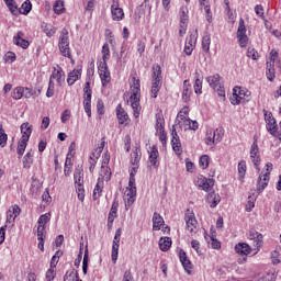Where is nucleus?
<instances>
[{"mask_svg": "<svg viewBox=\"0 0 281 281\" xmlns=\"http://www.w3.org/2000/svg\"><path fill=\"white\" fill-rule=\"evenodd\" d=\"M131 83L132 94L130 97L131 106L134 111V117H139V113L142 111V106L139 105V93L142 91L139 79L133 77Z\"/></svg>", "mask_w": 281, "mask_h": 281, "instance_id": "nucleus-1", "label": "nucleus"}, {"mask_svg": "<svg viewBox=\"0 0 281 281\" xmlns=\"http://www.w3.org/2000/svg\"><path fill=\"white\" fill-rule=\"evenodd\" d=\"M151 98H157L159 90L161 89V66L155 64L153 66V75H151Z\"/></svg>", "mask_w": 281, "mask_h": 281, "instance_id": "nucleus-2", "label": "nucleus"}, {"mask_svg": "<svg viewBox=\"0 0 281 281\" xmlns=\"http://www.w3.org/2000/svg\"><path fill=\"white\" fill-rule=\"evenodd\" d=\"M206 82L211 89L215 90L218 98H222L225 101V86L221 82V75L215 74L213 76L206 77Z\"/></svg>", "mask_w": 281, "mask_h": 281, "instance_id": "nucleus-3", "label": "nucleus"}, {"mask_svg": "<svg viewBox=\"0 0 281 281\" xmlns=\"http://www.w3.org/2000/svg\"><path fill=\"white\" fill-rule=\"evenodd\" d=\"M58 47L61 56H65V58H71V48H69V31L67 29L61 30Z\"/></svg>", "mask_w": 281, "mask_h": 281, "instance_id": "nucleus-4", "label": "nucleus"}, {"mask_svg": "<svg viewBox=\"0 0 281 281\" xmlns=\"http://www.w3.org/2000/svg\"><path fill=\"white\" fill-rule=\"evenodd\" d=\"M176 124H178V126L184 131H188V128H190V131H196L199 128V122L196 121H192L188 117H186L184 115L178 114V119L176 120ZM188 126V127H186Z\"/></svg>", "mask_w": 281, "mask_h": 281, "instance_id": "nucleus-5", "label": "nucleus"}, {"mask_svg": "<svg viewBox=\"0 0 281 281\" xmlns=\"http://www.w3.org/2000/svg\"><path fill=\"white\" fill-rule=\"evenodd\" d=\"M99 76L103 87H106L111 82V72L109 71V66L106 61H100L99 66Z\"/></svg>", "mask_w": 281, "mask_h": 281, "instance_id": "nucleus-6", "label": "nucleus"}, {"mask_svg": "<svg viewBox=\"0 0 281 281\" xmlns=\"http://www.w3.org/2000/svg\"><path fill=\"white\" fill-rule=\"evenodd\" d=\"M171 146H172V150L176 153V155H178V157L180 155H182L183 153V148L181 147V138H179V134L177 133V127L176 125H172V130H171Z\"/></svg>", "mask_w": 281, "mask_h": 281, "instance_id": "nucleus-7", "label": "nucleus"}, {"mask_svg": "<svg viewBox=\"0 0 281 281\" xmlns=\"http://www.w3.org/2000/svg\"><path fill=\"white\" fill-rule=\"evenodd\" d=\"M85 97H83V108L88 115L91 117V82L87 81L83 88Z\"/></svg>", "mask_w": 281, "mask_h": 281, "instance_id": "nucleus-8", "label": "nucleus"}, {"mask_svg": "<svg viewBox=\"0 0 281 281\" xmlns=\"http://www.w3.org/2000/svg\"><path fill=\"white\" fill-rule=\"evenodd\" d=\"M263 115L267 123V131H269L271 135H276V133H278V123L276 122V117H273V113L263 110Z\"/></svg>", "mask_w": 281, "mask_h": 281, "instance_id": "nucleus-9", "label": "nucleus"}, {"mask_svg": "<svg viewBox=\"0 0 281 281\" xmlns=\"http://www.w3.org/2000/svg\"><path fill=\"white\" fill-rule=\"evenodd\" d=\"M237 38L240 47H247V41H249V37H247V27H245V20L243 19L239 20Z\"/></svg>", "mask_w": 281, "mask_h": 281, "instance_id": "nucleus-10", "label": "nucleus"}, {"mask_svg": "<svg viewBox=\"0 0 281 281\" xmlns=\"http://www.w3.org/2000/svg\"><path fill=\"white\" fill-rule=\"evenodd\" d=\"M120 238H122V228L116 229L112 245V262L114 265L117 262V255L120 251Z\"/></svg>", "mask_w": 281, "mask_h": 281, "instance_id": "nucleus-11", "label": "nucleus"}, {"mask_svg": "<svg viewBox=\"0 0 281 281\" xmlns=\"http://www.w3.org/2000/svg\"><path fill=\"white\" fill-rule=\"evenodd\" d=\"M111 12L113 21H122L124 19V10L120 8L119 0H112Z\"/></svg>", "mask_w": 281, "mask_h": 281, "instance_id": "nucleus-12", "label": "nucleus"}, {"mask_svg": "<svg viewBox=\"0 0 281 281\" xmlns=\"http://www.w3.org/2000/svg\"><path fill=\"white\" fill-rule=\"evenodd\" d=\"M258 140L255 138L251 148H250V159H252V164L255 168L258 170V166H260V156L258 155Z\"/></svg>", "mask_w": 281, "mask_h": 281, "instance_id": "nucleus-13", "label": "nucleus"}, {"mask_svg": "<svg viewBox=\"0 0 281 281\" xmlns=\"http://www.w3.org/2000/svg\"><path fill=\"white\" fill-rule=\"evenodd\" d=\"M117 207H120V203L114 200L108 216V227H113V222L117 218Z\"/></svg>", "mask_w": 281, "mask_h": 281, "instance_id": "nucleus-14", "label": "nucleus"}, {"mask_svg": "<svg viewBox=\"0 0 281 281\" xmlns=\"http://www.w3.org/2000/svg\"><path fill=\"white\" fill-rule=\"evenodd\" d=\"M262 234L258 233L256 229H251L249 232V239L252 240V245L257 247V249H260L262 247Z\"/></svg>", "mask_w": 281, "mask_h": 281, "instance_id": "nucleus-15", "label": "nucleus"}, {"mask_svg": "<svg viewBox=\"0 0 281 281\" xmlns=\"http://www.w3.org/2000/svg\"><path fill=\"white\" fill-rule=\"evenodd\" d=\"M49 80L54 82V80H57V83L59 85V87H63V82H65V71H63V68H54Z\"/></svg>", "mask_w": 281, "mask_h": 281, "instance_id": "nucleus-16", "label": "nucleus"}, {"mask_svg": "<svg viewBox=\"0 0 281 281\" xmlns=\"http://www.w3.org/2000/svg\"><path fill=\"white\" fill-rule=\"evenodd\" d=\"M23 36H25V34L23 32L19 31L16 36L13 37V43L18 47H22V49H27V47H30V42L27 40L23 38Z\"/></svg>", "mask_w": 281, "mask_h": 281, "instance_id": "nucleus-17", "label": "nucleus"}, {"mask_svg": "<svg viewBox=\"0 0 281 281\" xmlns=\"http://www.w3.org/2000/svg\"><path fill=\"white\" fill-rule=\"evenodd\" d=\"M184 221L187 223V229L193 234L194 229H196V217H194V213H187L184 216Z\"/></svg>", "mask_w": 281, "mask_h": 281, "instance_id": "nucleus-18", "label": "nucleus"}, {"mask_svg": "<svg viewBox=\"0 0 281 281\" xmlns=\"http://www.w3.org/2000/svg\"><path fill=\"white\" fill-rule=\"evenodd\" d=\"M116 117H117V121H119V124H128V113H126V111L122 108V104H119L116 106Z\"/></svg>", "mask_w": 281, "mask_h": 281, "instance_id": "nucleus-19", "label": "nucleus"}, {"mask_svg": "<svg viewBox=\"0 0 281 281\" xmlns=\"http://www.w3.org/2000/svg\"><path fill=\"white\" fill-rule=\"evenodd\" d=\"M75 186H85V172L82 166H78L74 172Z\"/></svg>", "mask_w": 281, "mask_h": 281, "instance_id": "nucleus-20", "label": "nucleus"}, {"mask_svg": "<svg viewBox=\"0 0 281 281\" xmlns=\"http://www.w3.org/2000/svg\"><path fill=\"white\" fill-rule=\"evenodd\" d=\"M194 45H196V37L194 35H190L187 37V42L184 44V53L187 56H191L194 49Z\"/></svg>", "mask_w": 281, "mask_h": 281, "instance_id": "nucleus-21", "label": "nucleus"}, {"mask_svg": "<svg viewBox=\"0 0 281 281\" xmlns=\"http://www.w3.org/2000/svg\"><path fill=\"white\" fill-rule=\"evenodd\" d=\"M158 158H159V150L157 149L156 146H153L149 151V164L154 168H159V160H157Z\"/></svg>", "mask_w": 281, "mask_h": 281, "instance_id": "nucleus-22", "label": "nucleus"}, {"mask_svg": "<svg viewBox=\"0 0 281 281\" xmlns=\"http://www.w3.org/2000/svg\"><path fill=\"white\" fill-rule=\"evenodd\" d=\"M180 262L184 270H187L188 273H190V269H192V262L188 259V255L186 251L180 250L179 252Z\"/></svg>", "mask_w": 281, "mask_h": 281, "instance_id": "nucleus-23", "label": "nucleus"}, {"mask_svg": "<svg viewBox=\"0 0 281 281\" xmlns=\"http://www.w3.org/2000/svg\"><path fill=\"white\" fill-rule=\"evenodd\" d=\"M190 95H192V86L189 80L183 82L182 100L183 102H190Z\"/></svg>", "mask_w": 281, "mask_h": 281, "instance_id": "nucleus-24", "label": "nucleus"}, {"mask_svg": "<svg viewBox=\"0 0 281 281\" xmlns=\"http://www.w3.org/2000/svg\"><path fill=\"white\" fill-rule=\"evenodd\" d=\"M235 251L240 256H249L251 254V247L246 243H239L235 246Z\"/></svg>", "mask_w": 281, "mask_h": 281, "instance_id": "nucleus-25", "label": "nucleus"}, {"mask_svg": "<svg viewBox=\"0 0 281 281\" xmlns=\"http://www.w3.org/2000/svg\"><path fill=\"white\" fill-rule=\"evenodd\" d=\"M22 162L23 168H25L26 170H30V168H32V164H34V151L32 149L24 155Z\"/></svg>", "mask_w": 281, "mask_h": 281, "instance_id": "nucleus-26", "label": "nucleus"}, {"mask_svg": "<svg viewBox=\"0 0 281 281\" xmlns=\"http://www.w3.org/2000/svg\"><path fill=\"white\" fill-rule=\"evenodd\" d=\"M164 217H161V215L157 212L154 213L153 216V229L155 232H159V229H161V225H164Z\"/></svg>", "mask_w": 281, "mask_h": 281, "instance_id": "nucleus-27", "label": "nucleus"}, {"mask_svg": "<svg viewBox=\"0 0 281 281\" xmlns=\"http://www.w3.org/2000/svg\"><path fill=\"white\" fill-rule=\"evenodd\" d=\"M22 139H26L30 142V137L32 135V125L29 122H25L21 125Z\"/></svg>", "mask_w": 281, "mask_h": 281, "instance_id": "nucleus-28", "label": "nucleus"}, {"mask_svg": "<svg viewBox=\"0 0 281 281\" xmlns=\"http://www.w3.org/2000/svg\"><path fill=\"white\" fill-rule=\"evenodd\" d=\"M206 202L210 203V207H216L221 203V195H216L215 192H211L206 196Z\"/></svg>", "mask_w": 281, "mask_h": 281, "instance_id": "nucleus-29", "label": "nucleus"}, {"mask_svg": "<svg viewBox=\"0 0 281 281\" xmlns=\"http://www.w3.org/2000/svg\"><path fill=\"white\" fill-rule=\"evenodd\" d=\"M266 76L270 82H273L276 79V65L267 61V67H266Z\"/></svg>", "mask_w": 281, "mask_h": 281, "instance_id": "nucleus-30", "label": "nucleus"}, {"mask_svg": "<svg viewBox=\"0 0 281 281\" xmlns=\"http://www.w3.org/2000/svg\"><path fill=\"white\" fill-rule=\"evenodd\" d=\"M159 247L161 251H168L172 247V239L170 237H161L159 239Z\"/></svg>", "mask_w": 281, "mask_h": 281, "instance_id": "nucleus-31", "label": "nucleus"}, {"mask_svg": "<svg viewBox=\"0 0 281 281\" xmlns=\"http://www.w3.org/2000/svg\"><path fill=\"white\" fill-rule=\"evenodd\" d=\"M64 281H82L80 277H78V272L76 270H68L64 276Z\"/></svg>", "mask_w": 281, "mask_h": 281, "instance_id": "nucleus-32", "label": "nucleus"}, {"mask_svg": "<svg viewBox=\"0 0 281 281\" xmlns=\"http://www.w3.org/2000/svg\"><path fill=\"white\" fill-rule=\"evenodd\" d=\"M79 78H80V70L75 69L71 72H69L67 78V83L69 85V87H71V85H75Z\"/></svg>", "mask_w": 281, "mask_h": 281, "instance_id": "nucleus-33", "label": "nucleus"}, {"mask_svg": "<svg viewBox=\"0 0 281 281\" xmlns=\"http://www.w3.org/2000/svg\"><path fill=\"white\" fill-rule=\"evenodd\" d=\"M213 186H214V180L213 179L204 178L200 182V188H202V190H204L205 192H210L212 190Z\"/></svg>", "mask_w": 281, "mask_h": 281, "instance_id": "nucleus-34", "label": "nucleus"}, {"mask_svg": "<svg viewBox=\"0 0 281 281\" xmlns=\"http://www.w3.org/2000/svg\"><path fill=\"white\" fill-rule=\"evenodd\" d=\"M180 27H188V9L181 8L180 10Z\"/></svg>", "mask_w": 281, "mask_h": 281, "instance_id": "nucleus-35", "label": "nucleus"}, {"mask_svg": "<svg viewBox=\"0 0 281 281\" xmlns=\"http://www.w3.org/2000/svg\"><path fill=\"white\" fill-rule=\"evenodd\" d=\"M42 30L44 33H46V36H48V38H52V36L56 34V29L52 27L50 24H47L45 22L42 23Z\"/></svg>", "mask_w": 281, "mask_h": 281, "instance_id": "nucleus-36", "label": "nucleus"}, {"mask_svg": "<svg viewBox=\"0 0 281 281\" xmlns=\"http://www.w3.org/2000/svg\"><path fill=\"white\" fill-rule=\"evenodd\" d=\"M267 186H269V182L265 181L262 182V176H259L258 177V180H257V189H256V192L258 194H262V192H265V188H267Z\"/></svg>", "mask_w": 281, "mask_h": 281, "instance_id": "nucleus-37", "label": "nucleus"}, {"mask_svg": "<svg viewBox=\"0 0 281 281\" xmlns=\"http://www.w3.org/2000/svg\"><path fill=\"white\" fill-rule=\"evenodd\" d=\"M27 142L29 140H26L25 138H21V140L19 142L16 151L20 157H23L25 148H27Z\"/></svg>", "mask_w": 281, "mask_h": 281, "instance_id": "nucleus-38", "label": "nucleus"}, {"mask_svg": "<svg viewBox=\"0 0 281 281\" xmlns=\"http://www.w3.org/2000/svg\"><path fill=\"white\" fill-rule=\"evenodd\" d=\"M109 161H111V156L108 153H105L101 168H102V170H106V172L109 173L108 179L111 175V168H109Z\"/></svg>", "mask_w": 281, "mask_h": 281, "instance_id": "nucleus-39", "label": "nucleus"}, {"mask_svg": "<svg viewBox=\"0 0 281 281\" xmlns=\"http://www.w3.org/2000/svg\"><path fill=\"white\" fill-rule=\"evenodd\" d=\"M100 155H95V153H92L90 158H89V164H90V167H89V170L90 172H93V170H95V165L98 164V159H99Z\"/></svg>", "mask_w": 281, "mask_h": 281, "instance_id": "nucleus-40", "label": "nucleus"}, {"mask_svg": "<svg viewBox=\"0 0 281 281\" xmlns=\"http://www.w3.org/2000/svg\"><path fill=\"white\" fill-rule=\"evenodd\" d=\"M195 76H196V78H195V82H194V86H193L194 91H195V93H203V92H202V89H203V81L200 80V76H201V75H199V72H196Z\"/></svg>", "mask_w": 281, "mask_h": 281, "instance_id": "nucleus-41", "label": "nucleus"}, {"mask_svg": "<svg viewBox=\"0 0 281 281\" xmlns=\"http://www.w3.org/2000/svg\"><path fill=\"white\" fill-rule=\"evenodd\" d=\"M212 43V38L210 37V34H206L202 38V49L203 52H210V45Z\"/></svg>", "mask_w": 281, "mask_h": 281, "instance_id": "nucleus-42", "label": "nucleus"}, {"mask_svg": "<svg viewBox=\"0 0 281 281\" xmlns=\"http://www.w3.org/2000/svg\"><path fill=\"white\" fill-rule=\"evenodd\" d=\"M4 3L9 8L10 12L13 14L19 13V7H16V2L14 0H4Z\"/></svg>", "mask_w": 281, "mask_h": 281, "instance_id": "nucleus-43", "label": "nucleus"}, {"mask_svg": "<svg viewBox=\"0 0 281 281\" xmlns=\"http://www.w3.org/2000/svg\"><path fill=\"white\" fill-rule=\"evenodd\" d=\"M89 270V249L85 250L83 261H82V272L87 276V271Z\"/></svg>", "mask_w": 281, "mask_h": 281, "instance_id": "nucleus-44", "label": "nucleus"}, {"mask_svg": "<svg viewBox=\"0 0 281 281\" xmlns=\"http://www.w3.org/2000/svg\"><path fill=\"white\" fill-rule=\"evenodd\" d=\"M32 12V2L30 0H26L20 9V14H30Z\"/></svg>", "mask_w": 281, "mask_h": 281, "instance_id": "nucleus-45", "label": "nucleus"}, {"mask_svg": "<svg viewBox=\"0 0 281 281\" xmlns=\"http://www.w3.org/2000/svg\"><path fill=\"white\" fill-rule=\"evenodd\" d=\"M53 10L55 12V14H63V12H65V2L64 1H56Z\"/></svg>", "mask_w": 281, "mask_h": 281, "instance_id": "nucleus-46", "label": "nucleus"}, {"mask_svg": "<svg viewBox=\"0 0 281 281\" xmlns=\"http://www.w3.org/2000/svg\"><path fill=\"white\" fill-rule=\"evenodd\" d=\"M224 135H225V130L223 127L216 128V131L213 133V137L215 138L216 144L223 140Z\"/></svg>", "mask_w": 281, "mask_h": 281, "instance_id": "nucleus-47", "label": "nucleus"}, {"mask_svg": "<svg viewBox=\"0 0 281 281\" xmlns=\"http://www.w3.org/2000/svg\"><path fill=\"white\" fill-rule=\"evenodd\" d=\"M52 220V213H46L40 216L38 227H45V224Z\"/></svg>", "mask_w": 281, "mask_h": 281, "instance_id": "nucleus-48", "label": "nucleus"}, {"mask_svg": "<svg viewBox=\"0 0 281 281\" xmlns=\"http://www.w3.org/2000/svg\"><path fill=\"white\" fill-rule=\"evenodd\" d=\"M199 166L202 168V170H205L210 166V156L203 155L200 157Z\"/></svg>", "mask_w": 281, "mask_h": 281, "instance_id": "nucleus-49", "label": "nucleus"}, {"mask_svg": "<svg viewBox=\"0 0 281 281\" xmlns=\"http://www.w3.org/2000/svg\"><path fill=\"white\" fill-rule=\"evenodd\" d=\"M246 172H247V162H245V160H241L238 164V175H239L240 179H245Z\"/></svg>", "mask_w": 281, "mask_h": 281, "instance_id": "nucleus-50", "label": "nucleus"}, {"mask_svg": "<svg viewBox=\"0 0 281 281\" xmlns=\"http://www.w3.org/2000/svg\"><path fill=\"white\" fill-rule=\"evenodd\" d=\"M5 144H8V134L3 131V127H0V146L1 148H5Z\"/></svg>", "mask_w": 281, "mask_h": 281, "instance_id": "nucleus-51", "label": "nucleus"}, {"mask_svg": "<svg viewBox=\"0 0 281 281\" xmlns=\"http://www.w3.org/2000/svg\"><path fill=\"white\" fill-rule=\"evenodd\" d=\"M13 100H21L23 98V87H18L12 92Z\"/></svg>", "mask_w": 281, "mask_h": 281, "instance_id": "nucleus-52", "label": "nucleus"}, {"mask_svg": "<svg viewBox=\"0 0 281 281\" xmlns=\"http://www.w3.org/2000/svg\"><path fill=\"white\" fill-rule=\"evenodd\" d=\"M256 199H258V195H256V196L249 195L248 196V203L246 205V210L248 212H251V210H254V207L256 206V204L254 203V201H256Z\"/></svg>", "mask_w": 281, "mask_h": 281, "instance_id": "nucleus-53", "label": "nucleus"}, {"mask_svg": "<svg viewBox=\"0 0 281 281\" xmlns=\"http://www.w3.org/2000/svg\"><path fill=\"white\" fill-rule=\"evenodd\" d=\"M102 188L103 187L100 186V182H98L95 184V188L93 190V200L94 201H98V199H100V195L102 194Z\"/></svg>", "mask_w": 281, "mask_h": 281, "instance_id": "nucleus-54", "label": "nucleus"}, {"mask_svg": "<svg viewBox=\"0 0 281 281\" xmlns=\"http://www.w3.org/2000/svg\"><path fill=\"white\" fill-rule=\"evenodd\" d=\"M102 54H103V63H106V60H109V56H111V49L109 48V44L103 45Z\"/></svg>", "mask_w": 281, "mask_h": 281, "instance_id": "nucleus-55", "label": "nucleus"}, {"mask_svg": "<svg viewBox=\"0 0 281 281\" xmlns=\"http://www.w3.org/2000/svg\"><path fill=\"white\" fill-rule=\"evenodd\" d=\"M76 192L78 195L79 201H85V184L83 186H77Z\"/></svg>", "mask_w": 281, "mask_h": 281, "instance_id": "nucleus-56", "label": "nucleus"}, {"mask_svg": "<svg viewBox=\"0 0 281 281\" xmlns=\"http://www.w3.org/2000/svg\"><path fill=\"white\" fill-rule=\"evenodd\" d=\"M166 130L164 128V119L159 117L156 121V133H164Z\"/></svg>", "mask_w": 281, "mask_h": 281, "instance_id": "nucleus-57", "label": "nucleus"}, {"mask_svg": "<svg viewBox=\"0 0 281 281\" xmlns=\"http://www.w3.org/2000/svg\"><path fill=\"white\" fill-rule=\"evenodd\" d=\"M34 95H36V90H32L30 88H23L24 98H34Z\"/></svg>", "mask_w": 281, "mask_h": 281, "instance_id": "nucleus-58", "label": "nucleus"}, {"mask_svg": "<svg viewBox=\"0 0 281 281\" xmlns=\"http://www.w3.org/2000/svg\"><path fill=\"white\" fill-rule=\"evenodd\" d=\"M248 58H252V60H258V52L255 48L249 47L247 50Z\"/></svg>", "mask_w": 281, "mask_h": 281, "instance_id": "nucleus-59", "label": "nucleus"}, {"mask_svg": "<svg viewBox=\"0 0 281 281\" xmlns=\"http://www.w3.org/2000/svg\"><path fill=\"white\" fill-rule=\"evenodd\" d=\"M37 240H45V226L37 227Z\"/></svg>", "mask_w": 281, "mask_h": 281, "instance_id": "nucleus-60", "label": "nucleus"}, {"mask_svg": "<svg viewBox=\"0 0 281 281\" xmlns=\"http://www.w3.org/2000/svg\"><path fill=\"white\" fill-rule=\"evenodd\" d=\"M46 98H54V81L49 80Z\"/></svg>", "mask_w": 281, "mask_h": 281, "instance_id": "nucleus-61", "label": "nucleus"}, {"mask_svg": "<svg viewBox=\"0 0 281 281\" xmlns=\"http://www.w3.org/2000/svg\"><path fill=\"white\" fill-rule=\"evenodd\" d=\"M139 159H142L139 154L137 151H134L131 159L132 166H137V164H139Z\"/></svg>", "mask_w": 281, "mask_h": 281, "instance_id": "nucleus-62", "label": "nucleus"}, {"mask_svg": "<svg viewBox=\"0 0 281 281\" xmlns=\"http://www.w3.org/2000/svg\"><path fill=\"white\" fill-rule=\"evenodd\" d=\"M54 278H56V271L54 270V268H50L46 272V280L52 281L54 280Z\"/></svg>", "mask_w": 281, "mask_h": 281, "instance_id": "nucleus-63", "label": "nucleus"}, {"mask_svg": "<svg viewBox=\"0 0 281 281\" xmlns=\"http://www.w3.org/2000/svg\"><path fill=\"white\" fill-rule=\"evenodd\" d=\"M123 281H135L133 274L131 273V270L124 272Z\"/></svg>", "mask_w": 281, "mask_h": 281, "instance_id": "nucleus-64", "label": "nucleus"}]
</instances>
